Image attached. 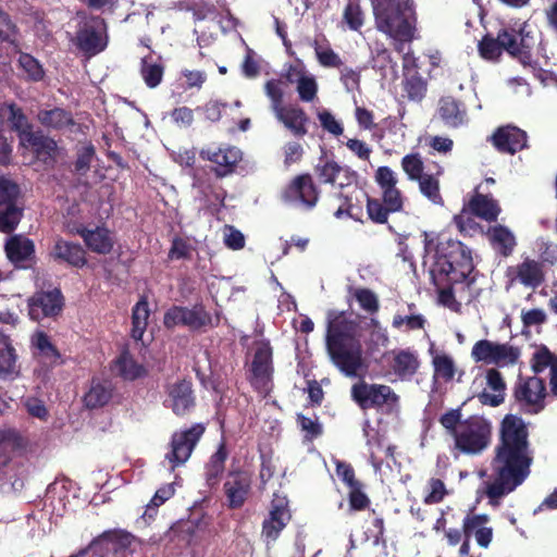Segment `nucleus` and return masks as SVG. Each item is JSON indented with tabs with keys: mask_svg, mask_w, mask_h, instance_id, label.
<instances>
[{
	"mask_svg": "<svg viewBox=\"0 0 557 557\" xmlns=\"http://www.w3.org/2000/svg\"><path fill=\"white\" fill-rule=\"evenodd\" d=\"M532 461L533 454L525 422L515 414L505 416L492 461V478L485 482V493L492 504H497L502 497L525 481Z\"/></svg>",
	"mask_w": 557,
	"mask_h": 557,
	"instance_id": "obj_1",
	"label": "nucleus"
},
{
	"mask_svg": "<svg viewBox=\"0 0 557 557\" xmlns=\"http://www.w3.org/2000/svg\"><path fill=\"white\" fill-rule=\"evenodd\" d=\"M424 265L438 288L440 302L453 311H458L450 284L466 280L473 270L471 251L461 242L424 233Z\"/></svg>",
	"mask_w": 557,
	"mask_h": 557,
	"instance_id": "obj_2",
	"label": "nucleus"
},
{
	"mask_svg": "<svg viewBox=\"0 0 557 557\" xmlns=\"http://www.w3.org/2000/svg\"><path fill=\"white\" fill-rule=\"evenodd\" d=\"M373 14L377 30L394 40V49L403 52L404 42L413 39L416 11L412 0H373Z\"/></svg>",
	"mask_w": 557,
	"mask_h": 557,
	"instance_id": "obj_3",
	"label": "nucleus"
},
{
	"mask_svg": "<svg viewBox=\"0 0 557 557\" xmlns=\"http://www.w3.org/2000/svg\"><path fill=\"white\" fill-rule=\"evenodd\" d=\"M527 26L524 23L518 32L505 28L498 33L497 38L485 36L479 44L480 55L485 60L495 61L503 50H506L511 55L523 60L532 45Z\"/></svg>",
	"mask_w": 557,
	"mask_h": 557,
	"instance_id": "obj_4",
	"label": "nucleus"
},
{
	"mask_svg": "<svg viewBox=\"0 0 557 557\" xmlns=\"http://www.w3.org/2000/svg\"><path fill=\"white\" fill-rule=\"evenodd\" d=\"M492 438V423L484 417L472 416L459 423L456 429V447L470 455L485 450Z\"/></svg>",
	"mask_w": 557,
	"mask_h": 557,
	"instance_id": "obj_5",
	"label": "nucleus"
},
{
	"mask_svg": "<svg viewBox=\"0 0 557 557\" xmlns=\"http://www.w3.org/2000/svg\"><path fill=\"white\" fill-rule=\"evenodd\" d=\"M351 397L362 409H383L392 412L398 409L399 396L385 384H370L360 381L352 385Z\"/></svg>",
	"mask_w": 557,
	"mask_h": 557,
	"instance_id": "obj_6",
	"label": "nucleus"
},
{
	"mask_svg": "<svg viewBox=\"0 0 557 557\" xmlns=\"http://www.w3.org/2000/svg\"><path fill=\"white\" fill-rule=\"evenodd\" d=\"M520 357V350L507 343H497L488 339L478 341L471 349L474 362L508 367L515 364Z\"/></svg>",
	"mask_w": 557,
	"mask_h": 557,
	"instance_id": "obj_7",
	"label": "nucleus"
},
{
	"mask_svg": "<svg viewBox=\"0 0 557 557\" xmlns=\"http://www.w3.org/2000/svg\"><path fill=\"white\" fill-rule=\"evenodd\" d=\"M334 335L331 344H326L329 355L334 364L347 376H357L363 370L364 364L361 347L357 342H337Z\"/></svg>",
	"mask_w": 557,
	"mask_h": 557,
	"instance_id": "obj_8",
	"label": "nucleus"
},
{
	"mask_svg": "<svg viewBox=\"0 0 557 557\" xmlns=\"http://www.w3.org/2000/svg\"><path fill=\"white\" fill-rule=\"evenodd\" d=\"M546 387L542 379L536 376L519 379L515 387V397L520 408L536 414L545 408Z\"/></svg>",
	"mask_w": 557,
	"mask_h": 557,
	"instance_id": "obj_9",
	"label": "nucleus"
},
{
	"mask_svg": "<svg viewBox=\"0 0 557 557\" xmlns=\"http://www.w3.org/2000/svg\"><path fill=\"white\" fill-rule=\"evenodd\" d=\"M76 46L86 54L95 55L108 45L106 24L100 18L86 22L76 33Z\"/></svg>",
	"mask_w": 557,
	"mask_h": 557,
	"instance_id": "obj_10",
	"label": "nucleus"
},
{
	"mask_svg": "<svg viewBox=\"0 0 557 557\" xmlns=\"http://www.w3.org/2000/svg\"><path fill=\"white\" fill-rule=\"evenodd\" d=\"M203 431L202 425L196 424L188 430L173 434L171 451L166 454V459L172 465V469L188 460Z\"/></svg>",
	"mask_w": 557,
	"mask_h": 557,
	"instance_id": "obj_11",
	"label": "nucleus"
},
{
	"mask_svg": "<svg viewBox=\"0 0 557 557\" xmlns=\"http://www.w3.org/2000/svg\"><path fill=\"white\" fill-rule=\"evenodd\" d=\"M164 324L166 327L184 325L197 330L206 325H212V318L201 305H196L193 308L173 307L166 311Z\"/></svg>",
	"mask_w": 557,
	"mask_h": 557,
	"instance_id": "obj_12",
	"label": "nucleus"
},
{
	"mask_svg": "<svg viewBox=\"0 0 557 557\" xmlns=\"http://www.w3.org/2000/svg\"><path fill=\"white\" fill-rule=\"evenodd\" d=\"M282 197L294 207L310 209L318 201V191L309 175H300L284 189Z\"/></svg>",
	"mask_w": 557,
	"mask_h": 557,
	"instance_id": "obj_13",
	"label": "nucleus"
},
{
	"mask_svg": "<svg viewBox=\"0 0 557 557\" xmlns=\"http://www.w3.org/2000/svg\"><path fill=\"white\" fill-rule=\"evenodd\" d=\"M272 371V348L269 342L259 341L256 343L251 362V381L255 387L262 392L268 391Z\"/></svg>",
	"mask_w": 557,
	"mask_h": 557,
	"instance_id": "obj_14",
	"label": "nucleus"
},
{
	"mask_svg": "<svg viewBox=\"0 0 557 557\" xmlns=\"http://www.w3.org/2000/svg\"><path fill=\"white\" fill-rule=\"evenodd\" d=\"M20 147L23 150L22 154L24 158H26V152L32 153L29 162L37 159L46 164L52 163L58 152L57 143L39 132L25 134L20 143Z\"/></svg>",
	"mask_w": 557,
	"mask_h": 557,
	"instance_id": "obj_15",
	"label": "nucleus"
},
{
	"mask_svg": "<svg viewBox=\"0 0 557 557\" xmlns=\"http://www.w3.org/2000/svg\"><path fill=\"white\" fill-rule=\"evenodd\" d=\"M506 276L511 283L519 282L525 287L536 288L544 281L543 263L525 258L521 263L509 267Z\"/></svg>",
	"mask_w": 557,
	"mask_h": 557,
	"instance_id": "obj_16",
	"label": "nucleus"
},
{
	"mask_svg": "<svg viewBox=\"0 0 557 557\" xmlns=\"http://www.w3.org/2000/svg\"><path fill=\"white\" fill-rule=\"evenodd\" d=\"M200 156L216 165L215 173L219 176H224L240 161L242 151L236 147L224 146L202 149Z\"/></svg>",
	"mask_w": 557,
	"mask_h": 557,
	"instance_id": "obj_17",
	"label": "nucleus"
},
{
	"mask_svg": "<svg viewBox=\"0 0 557 557\" xmlns=\"http://www.w3.org/2000/svg\"><path fill=\"white\" fill-rule=\"evenodd\" d=\"M290 515L286 507L285 499L273 502L269 518L264 520L262 528V536L267 544L273 543L278 537L281 531L289 521Z\"/></svg>",
	"mask_w": 557,
	"mask_h": 557,
	"instance_id": "obj_18",
	"label": "nucleus"
},
{
	"mask_svg": "<svg viewBox=\"0 0 557 557\" xmlns=\"http://www.w3.org/2000/svg\"><path fill=\"white\" fill-rule=\"evenodd\" d=\"M492 141L498 151L513 154L527 146V134L516 126L507 125L494 133Z\"/></svg>",
	"mask_w": 557,
	"mask_h": 557,
	"instance_id": "obj_19",
	"label": "nucleus"
},
{
	"mask_svg": "<svg viewBox=\"0 0 557 557\" xmlns=\"http://www.w3.org/2000/svg\"><path fill=\"white\" fill-rule=\"evenodd\" d=\"M61 293L53 289L47 293H38L29 300V315L33 320L44 317H52L61 311Z\"/></svg>",
	"mask_w": 557,
	"mask_h": 557,
	"instance_id": "obj_20",
	"label": "nucleus"
},
{
	"mask_svg": "<svg viewBox=\"0 0 557 557\" xmlns=\"http://www.w3.org/2000/svg\"><path fill=\"white\" fill-rule=\"evenodd\" d=\"M429 354L432 359L434 383L453 381L457 373L454 358L443 349L437 348L433 343L430 345Z\"/></svg>",
	"mask_w": 557,
	"mask_h": 557,
	"instance_id": "obj_21",
	"label": "nucleus"
},
{
	"mask_svg": "<svg viewBox=\"0 0 557 557\" xmlns=\"http://www.w3.org/2000/svg\"><path fill=\"white\" fill-rule=\"evenodd\" d=\"M356 331V323L347 319L344 312L329 311L326 344H331L333 335L337 342L349 343Z\"/></svg>",
	"mask_w": 557,
	"mask_h": 557,
	"instance_id": "obj_22",
	"label": "nucleus"
},
{
	"mask_svg": "<svg viewBox=\"0 0 557 557\" xmlns=\"http://www.w3.org/2000/svg\"><path fill=\"white\" fill-rule=\"evenodd\" d=\"M506 385L502 374L490 369L486 372V387L478 395L479 401L483 405L496 407L504 401Z\"/></svg>",
	"mask_w": 557,
	"mask_h": 557,
	"instance_id": "obj_23",
	"label": "nucleus"
},
{
	"mask_svg": "<svg viewBox=\"0 0 557 557\" xmlns=\"http://www.w3.org/2000/svg\"><path fill=\"white\" fill-rule=\"evenodd\" d=\"M165 404L175 414H185L194 405L191 384L181 381L171 385Z\"/></svg>",
	"mask_w": 557,
	"mask_h": 557,
	"instance_id": "obj_24",
	"label": "nucleus"
},
{
	"mask_svg": "<svg viewBox=\"0 0 557 557\" xmlns=\"http://www.w3.org/2000/svg\"><path fill=\"white\" fill-rule=\"evenodd\" d=\"M76 233L82 236L86 246L94 252L106 255L113 248V237L109 230L104 227H96L95 230L78 227Z\"/></svg>",
	"mask_w": 557,
	"mask_h": 557,
	"instance_id": "obj_25",
	"label": "nucleus"
},
{
	"mask_svg": "<svg viewBox=\"0 0 557 557\" xmlns=\"http://www.w3.org/2000/svg\"><path fill=\"white\" fill-rule=\"evenodd\" d=\"M394 373L403 381L410 380L420 367L418 355L409 349L392 351Z\"/></svg>",
	"mask_w": 557,
	"mask_h": 557,
	"instance_id": "obj_26",
	"label": "nucleus"
},
{
	"mask_svg": "<svg viewBox=\"0 0 557 557\" xmlns=\"http://www.w3.org/2000/svg\"><path fill=\"white\" fill-rule=\"evenodd\" d=\"M487 238L493 248L498 251L502 256H510L517 245L515 234L504 225H494L488 228Z\"/></svg>",
	"mask_w": 557,
	"mask_h": 557,
	"instance_id": "obj_27",
	"label": "nucleus"
},
{
	"mask_svg": "<svg viewBox=\"0 0 557 557\" xmlns=\"http://www.w3.org/2000/svg\"><path fill=\"white\" fill-rule=\"evenodd\" d=\"M250 487V480L245 473L231 474L224 484L225 493L232 507L244 504Z\"/></svg>",
	"mask_w": 557,
	"mask_h": 557,
	"instance_id": "obj_28",
	"label": "nucleus"
},
{
	"mask_svg": "<svg viewBox=\"0 0 557 557\" xmlns=\"http://www.w3.org/2000/svg\"><path fill=\"white\" fill-rule=\"evenodd\" d=\"M319 178L326 184H337L343 187L349 185L354 178L352 172L348 168H343L334 161H325L317 166Z\"/></svg>",
	"mask_w": 557,
	"mask_h": 557,
	"instance_id": "obj_29",
	"label": "nucleus"
},
{
	"mask_svg": "<svg viewBox=\"0 0 557 557\" xmlns=\"http://www.w3.org/2000/svg\"><path fill=\"white\" fill-rule=\"evenodd\" d=\"M438 114L449 127H458L467 123L466 110L451 97H445L440 100Z\"/></svg>",
	"mask_w": 557,
	"mask_h": 557,
	"instance_id": "obj_30",
	"label": "nucleus"
},
{
	"mask_svg": "<svg viewBox=\"0 0 557 557\" xmlns=\"http://www.w3.org/2000/svg\"><path fill=\"white\" fill-rule=\"evenodd\" d=\"M0 121L10 123L12 129L17 132L20 143L25 134L33 132L27 117L14 103H4L0 107Z\"/></svg>",
	"mask_w": 557,
	"mask_h": 557,
	"instance_id": "obj_31",
	"label": "nucleus"
},
{
	"mask_svg": "<svg viewBox=\"0 0 557 557\" xmlns=\"http://www.w3.org/2000/svg\"><path fill=\"white\" fill-rule=\"evenodd\" d=\"M52 255L73 267H83L86 263L85 251L82 246L61 238L57 239Z\"/></svg>",
	"mask_w": 557,
	"mask_h": 557,
	"instance_id": "obj_32",
	"label": "nucleus"
},
{
	"mask_svg": "<svg viewBox=\"0 0 557 557\" xmlns=\"http://www.w3.org/2000/svg\"><path fill=\"white\" fill-rule=\"evenodd\" d=\"M287 79L297 84V91L302 101H312L318 91L315 78L306 74L301 69L292 67L287 73Z\"/></svg>",
	"mask_w": 557,
	"mask_h": 557,
	"instance_id": "obj_33",
	"label": "nucleus"
},
{
	"mask_svg": "<svg viewBox=\"0 0 557 557\" xmlns=\"http://www.w3.org/2000/svg\"><path fill=\"white\" fill-rule=\"evenodd\" d=\"M5 252L12 262L18 264L23 261L29 260L35 252V248L30 239L21 235H15L8 239L5 244Z\"/></svg>",
	"mask_w": 557,
	"mask_h": 557,
	"instance_id": "obj_34",
	"label": "nucleus"
},
{
	"mask_svg": "<svg viewBox=\"0 0 557 557\" xmlns=\"http://www.w3.org/2000/svg\"><path fill=\"white\" fill-rule=\"evenodd\" d=\"M112 397V385L109 381L92 380L84 403L88 408H98L107 405Z\"/></svg>",
	"mask_w": 557,
	"mask_h": 557,
	"instance_id": "obj_35",
	"label": "nucleus"
},
{
	"mask_svg": "<svg viewBox=\"0 0 557 557\" xmlns=\"http://www.w3.org/2000/svg\"><path fill=\"white\" fill-rule=\"evenodd\" d=\"M276 119L282 122L295 135H304L306 133L305 123L307 121L305 112L296 107H282L274 111Z\"/></svg>",
	"mask_w": 557,
	"mask_h": 557,
	"instance_id": "obj_36",
	"label": "nucleus"
},
{
	"mask_svg": "<svg viewBox=\"0 0 557 557\" xmlns=\"http://www.w3.org/2000/svg\"><path fill=\"white\" fill-rule=\"evenodd\" d=\"M470 209L475 215L486 221L496 220L500 213V208L497 201L486 195L481 194L475 195L471 199Z\"/></svg>",
	"mask_w": 557,
	"mask_h": 557,
	"instance_id": "obj_37",
	"label": "nucleus"
},
{
	"mask_svg": "<svg viewBox=\"0 0 557 557\" xmlns=\"http://www.w3.org/2000/svg\"><path fill=\"white\" fill-rule=\"evenodd\" d=\"M37 117L38 121L48 128L62 129L73 125V120L70 113L59 108L41 110Z\"/></svg>",
	"mask_w": 557,
	"mask_h": 557,
	"instance_id": "obj_38",
	"label": "nucleus"
},
{
	"mask_svg": "<svg viewBox=\"0 0 557 557\" xmlns=\"http://www.w3.org/2000/svg\"><path fill=\"white\" fill-rule=\"evenodd\" d=\"M150 311L148 307V302L145 299L139 300L134 309L132 315V337L135 341H140L146 331L148 324Z\"/></svg>",
	"mask_w": 557,
	"mask_h": 557,
	"instance_id": "obj_39",
	"label": "nucleus"
},
{
	"mask_svg": "<svg viewBox=\"0 0 557 557\" xmlns=\"http://www.w3.org/2000/svg\"><path fill=\"white\" fill-rule=\"evenodd\" d=\"M114 368L125 380H135L145 373V369L138 364L127 351H123L116 359Z\"/></svg>",
	"mask_w": 557,
	"mask_h": 557,
	"instance_id": "obj_40",
	"label": "nucleus"
},
{
	"mask_svg": "<svg viewBox=\"0 0 557 557\" xmlns=\"http://www.w3.org/2000/svg\"><path fill=\"white\" fill-rule=\"evenodd\" d=\"M163 76V67L152 55L144 57L141 60V77L150 88L157 87Z\"/></svg>",
	"mask_w": 557,
	"mask_h": 557,
	"instance_id": "obj_41",
	"label": "nucleus"
},
{
	"mask_svg": "<svg viewBox=\"0 0 557 557\" xmlns=\"http://www.w3.org/2000/svg\"><path fill=\"white\" fill-rule=\"evenodd\" d=\"M404 76V89L407 97L413 101L421 100L426 91L424 79L419 75L418 71H413V73L408 72Z\"/></svg>",
	"mask_w": 557,
	"mask_h": 557,
	"instance_id": "obj_42",
	"label": "nucleus"
},
{
	"mask_svg": "<svg viewBox=\"0 0 557 557\" xmlns=\"http://www.w3.org/2000/svg\"><path fill=\"white\" fill-rule=\"evenodd\" d=\"M418 182L419 189L424 197L434 205H443V198L440 193V182L435 176L424 174V176L419 178Z\"/></svg>",
	"mask_w": 557,
	"mask_h": 557,
	"instance_id": "obj_43",
	"label": "nucleus"
},
{
	"mask_svg": "<svg viewBox=\"0 0 557 557\" xmlns=\"http://www.w3.org/2000/svg\"><path fill=\"white\" fill-rule=\"evenodd\" d=\"M23 444V437L15 429H0V456H8L10 453L22 447Z\"/></svg>",
	"mask_w": 557,
	"mask_h": 557,
	"instance_id": "obj_44",
	"label": "nucleus"
},
{
	"mask_svg": "<svg viewBox=\"0 0 557 557\" xmlns=\"http://www.w3.org/2000/svg\"><path fill=\"white\" fill-rule=\"evenodd\" d=\"M16 372L14 350L5 337L0 338V374L9 376Z\"/></svg>",
	"mask_w": 557,
	"mask_h": 557,
	"instance_id": "obj_45",
	"label": "nucleus"
},
{
	"mask_svg": "<svg viewBox=\"0 0 557 557\" xmlns=\"http://www.w3.org/2000/svg\"><path fill=\"white\" fill-rule=\"evenodd\" d=\"M136 543V540L131 534H119L106 542V548L113 550L117 557H127L132 554V546Z\"/></svg>",
	"mask_w": 557,
	"mask_h": 557,
	"instance_id": "obj_46",
	"label": "nucleus"
},
{
	"mask_svg": "<svg viewBox=\"0 0 557 557\" xmlns=\"http://www.w3.org/2000/svg\"><path fill=\"white\" fill-rule=\"evenodd\" d=\"M387 66L395 72L396 63L393 61L391 52L382 44H375L372 50V67L380 71L382 76H386Z\"/></svg>",
	"mask_w": 557,
	"mask_h": 557,
	"instance_id": "obj_47",
	"label": "nucleus"
},
{
	"mask_svg": "<svg viewBox=\"0 0 557 557\" xmlns=\"http://www.w3.org/2000/svg\"><path fill=\"white\" fill-rule=\"evenodd\" d=\"M401 168L410 181H418L424 176V163L419 153L406 154L401 160Z\"/></svg>",
	"mask_w": 557,
	"mask_h": 557,
	"instance_id": "obj_48",
	"label": "nucleus"
},
{
	"mask_svg": "<svg viewBox=\"0 0 557 557\" xmlns=\"http://www.w3.org/2000/svg\"><path fill=\"white\" fill-rule=\"evenodd\" d=\"M555 363H557V357L553 355L547 348L543 347L534 352L532 359V369L535 373L544 372L547 369L550 372L555 368Z\"/></svg>",
	"mask_w": 557,
	"mask_h": 557,
	"instance_id": "obj_49",
	"label": "nucleus"
},
{
	"mask_svg": "<svg viewBox=\"0 0 557 557\" xmlns=\"http://www.w3.org/2000/svg\"><path fill=\"white\" fill-rule=\"evenodd\" d=\"M425 319L421 314H396L393 319L392 325L394 329L409 332L423 329Z\"/></svg>",
	"mask_w": 557,
	"mask_h": 557,
	"instance_id": "obj_50",
	"label": "nucleus"
},
{
	"mask_svg": "<svg viewBox=\"0 0 557 557\" xmlns=\"http://www.w3.org/2000/svg\"><path fill=\"white\" fill-rule=\"evenodd\" d=\"M314 52L320 65L324 67H339L342 60L339 55L326 44H314Z\"/></svg>",
	"mask_w": 557,
	"mask_h": 557,
	"instance_id": "obj_51",
	"label": "nucleus"
},
{
	"mask_svg": "<svg viewBox=\"0 0 557 557\" xmlns=\"http://www.w3.org/2000/svg\"><path fill=\"white\" fill-rule=\"evenodd\" d=\"M22 211L15 205L7 206V209L0 211V231L3 233L12 232L18 224Z\"/></svg>",
	"mask_w": 557,
	"mask_h": 557,
	"instance_id": "obj_52",
	"label": "nucleus"
},
{
	"mask_svg": "<svg viewBox=\"0 0 557 557\" xmlns=\"http://www.w3.org/2000/svg\"><path fill=\"white\" fill-rule=\"evenodd\" d=\"M18 64L29 79L39 81L44 77L41 65L30 54L22 53L18 58Z\"/></svg>",
	"mask_w": 557,
	"mask_h": 557,
	"instance_id": "obj_53",
	"label": "nucleus"
},
{
	"mask_svg": "<svg viewBox=\"0 0 557 557\" xmlns=\"http://www.w3.org/2000/svg\"><path fill=\"white\" fill-rule=\"evenodd\" d=\"M33 344L40 351L42 357L47 358L51 363H54L60 358L59 352L50 343L49 338L42 332H38L33 337Z\"/></svg>",
	"mask_w": 557,
	"mask_h": 557,
	"instance_id": "obj_54",
	"label": "nucleus"
},
{
	"mask_svg": "<svg viewBox=\"0 0 557 557\" xmlns=\"http://www.w3.org/2000/svg\"><path fill=\"white\" fill-rule=\"evenodd\" d=\"M227 457V451L225 449V446L223 444L220 445L216 453L211 457L208 466H207V475L208 481L211 482L212 480H215L224 469V461Z\"/></svg>",
	"mask_w": 557,
	"mask_h": 557,
	"instance_id": "obj_55",
	"label": "nucleus"
},
{
	"mask_svg": "<svg viewBox=\"0 0 557 557\" xmlns=\"http://www.w3.org/2000/svg\"><path fill=\"white\" fill-rule=\"evenodd\" d=\"M344 21L351 30H359L364 23V15L356 2H349L343 14Z\"/></svg>",
	"mask_w": 557,
	"mask_h": 557,
	"instance_id": "obj_56",
	"label": "nucleus"
},
{
	"mask_svg": "<svg viewBox=\"0 0 557 557\" xmlns=\"http://www.w3.org/2000/svg\"><path fill=\"white\" fill-rule=\"evenodd\" d=\"M20 195L18 186L5 176H0V206H11Z\"/></svg>",
	"mask_w": 557,
	"mask_h": 557,
	"instance_id": "obj_57",
	"label": "nucleus"
},
{
	"mask_svg": "<svg viewBox=\"0 0 557 557\" xmlns=\"http://www.w3.org/2000/svg\"><path fill=\"white\" fill-rule=\"evenodd\" d=\"M265 95L271 100V107L273 112L283 107V83L277 79H270L265 83L264 86Z\"/></svg>",
	"mask_w": 557,
	"mask_h": 557,
	"instance_id": "obj_58",
	"label": "nucleus"
},
{
	"mask_svg": "<svg viewBox=\"0 0 557 557\" xmlns=\"http://www.w3.org/2000/svg\"><path fill=\"white\" fill-rule=\"evenodd\" d=\"M488 517L486 515H467L462 523L465 537L478 534V531L486 527Z\"/></svg>",
	"mask_w": 557,
	"mask_h": 557,
	"instance_id": "obj_59",
	"label": "nucleus"
},
{
	"mask_svg": "<svg viewBox=\"0 0 557 557\" xmlns=\"http://www.w3.org/2000/svg\"><path fill=\"white\" fill-rule=\"evenodd\" d=\"M444 482L440 479L432 478L428 483V493L424 497L426 504H437L447 495Z\"/></svg>",
	"mask_w": 557,
	"mask_h": 557,
	"instance_id": "obj_60",
	"label": "nucleus"
},
{
	"mask_svg": "<svg viewBox=\"0 0 557 557\" xmlns=\"http://www.w3.org/2000/svg\"><path fill=\"white\" fill-rule=\"evenodd\" d=\"M223 242L230 249L239 250L245 246L244 234L232 225L223 227Z\"/></svg>",
	"mask_w": 557,
	"mask_h": 557,
	"instance_id": "obj_61",
	"label": "nucleus"
},
{
	"mask_svg": "<svg viewBox=\"0 0 557 557\" xmlns=\"http://www.w3.org/2000/svg\"><path fill=\"white\" fill-rule=\"evenodd\" d=\"M355 297L360 307L368 312H375L379 309L376 295L367 288H360L355 292Z\"/></svg>",
	"mask_w": 557,
	"mask_h": 557,
	"instance_id": "obj_62",
	"label": "nucleus"
},
{
	"mask_svg": "<svg viewBox=\"0 0 557 557\" xmlns=\"http://www.w3.org/2000/svg\"><path fill=\"white\" fill-rule=\"evenodd\" d=\"M383 202L386 206L387 210L391 212H396L401 210L404 205V199L401 193L396 186L386 188L382 190Z\"/></svg>",
	"mask_w": 557,
	"mask_h": 557,
	"instance_id": "obj_63",
	"label": "nucleus"
},
{
	"mask_svg": "<svg viewBox=\"0 0 557 557\" xmlns=\"http://www.w3.org/2000/svg\"><path fill=\"white\" fill-rule=\"evenodd\" d=\"M367 209L370 219L377 223H385L387 221L388 212H391L387 210L385 205H382L376 199H369Z\"/></svg>",
	"mask_w": 557,
	"mask_h": 557,
	"instance_id": "obj_64",
	"label": "nucleus"
}]
</instances>
